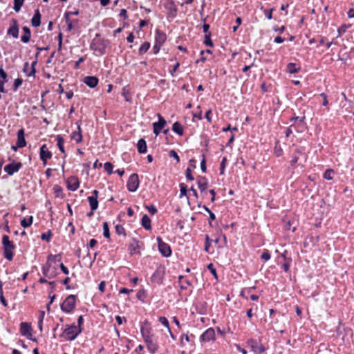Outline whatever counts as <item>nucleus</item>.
I'll use <instances>...</instances> for the list:
<instances>
[{
  "mask_svg": "<svg viewBox=\"0 0 354 354\" xmlns=\"http://www.w3.org/2000/svg\"><path fill=\"white\" fill-rule=\"evenodd\" d=\"M2 245L3 250V257L8 261H12L14 257V250L16 248V245L13 241L10 240L8 235H3L2 236Z\"/></svg>",
  "mask_w": 354,
  "mask_h": 354,
  "instance_id": "1",
  "label": "nucleus"
},
{
  "mask_svg": "<svg viewBox=\"0 0 354 354\" xmlns=\"http://www.w3.org/2000/svg\"><path fill=\"white\" fill-rule=\"evenodd\" d=\"M66 327L63 333L60 335V337H64L68 341L75 340L82 332V328H77L75 324L66 325Z\"/></svg>",
  "mask_w": 354,
  "mask_h": 354,
  "instance_id": "2",
  "label": "nucleus"
},
{
  "mask_svg": "<svg viewBox=\"0 0 354 354\" xmlns=\"http://www.w3.org/2000/svg\"><path fill=\"white\" fill-rule=\"evenodd\" d=\"M76 306V296L74 295H68L61 304V310L66 313H71L73 311Z\"/></svg>",
  "mask_w": 354,
  "mask_h": 354,
  "instance_id": "3",
  "label": "nucleus"
},
{
  "mask_svg": "<svg viewBox=\"0 0 354 354\" xmlns=\"http://www.w3.org/2000/svg\"><path fill=\"white\" fill-rule=\"evenodd\" d=\"M107 41L104 39H94L90 46L91 50L97 52L100 55H104L106 53Z\"/></svg>",
  "mask_w": 354,
  "mask_h": 354,
  "instance_id": "4",
  "label": "nucleus"
},
{
  "mask_svg": "<svg viewBox=\"0 0 354 354\" xmlns=\"http://www.w3.org/2000/svg\"><path fill=\"white\" fill-rule=\"evenodd\" d=\"M248 346L256 354H261L266 351L265 346L262 344L259 339H249L247 341Z\"/></svg>",
  "mask_w": 354,
  "mask_h": 354,
  "instance_id": "5",
  "label": "nucleus"
},
{
  "mask_svg": "<svg viewBox=\"0 0 354 354\" xmlns=\"http://www.w3.org/2000/svg\"><path fill=\"white\" fill-rule=\"evenodd\" d=\"M156 241L160 253L165 257H170L171 255V248L170 245L164 242L160 236L157 237Z\"/></svg>",
  "mask_w": 354,
  "mask_h": 354,
  "instance_id": "6",
  "label": "nucleus"
},
{
  "mask_svg": "<svg viewBox=\"0 0 354 354\" xmlns=\"http://www.w3.org/2000/svg\"><path fill=\"white\" fill-rule=\"evenodd\" d=\"M140 185L138 175L136 173L132 174L127 181V189L131 192H135Z\"/></svg>",
  "mask_w": 354,
  "mask_h": 354,
  "instance_id": "7",
  "label": "nucleus"
},
{
  "mask_svg": "<svg viewBox=\"0 0 354 354\" xmlns=\"http://www.w3.org/2000/svg\"><path fill=\"white\" fill-rule=\"evenodd\" d=\"M52 156L53 154L48 150L46 145H43L41 146L39 151V157L44 166L46 165L47 164V160L50 159L52 158Z\"/></svg>",
  "mask_w": 354,
  "mask_h": 354,
  "instance_id": "8",
  "label": "nucleus"
},
{
  "mask_svg": "<svg viewBox=\"0 0 354 354\" xmlns=\"http://www.w3.org/2000/svg\"><path fill=\"white\" fill-rule=\"evenodd\" d=\"M158 121L153 123V131L156 136L160 134L166 124V120L160 114H158Z\"/></svg>",
  "mask_w": 354,
  "mask_h": 354,
  "instance_id": "9",
  "label": "nucleus"
},
{
  "mask_svg": "<svg viewBox=\"0 0 354 354\" xmlns=\"http://www.w3.org/2000/svg\"><path fill=\"white\" fill-rule=\"evenodd\" d=\"M142 243L136 238H132L129 245V250L131 254H140V249Z\"/></svg>",
  "mask_w": 354,
  "mask_h": 354,
  "instance_id": "10",
  "label": "nucleus"
},
{
  "mask_svg": "<svg viewBox=\"0 0 354 354\" xmlns=\"http://www.w3.org/2000/svg\"><path fill=\"white\" fill-rule=\"evenodd\" d=\"M22 167V164L20 162H12L8 165H6L4 167V171L10 176H12L15 173L19 171V169Z\"/></svg>",
  "mask_w": 354,
  "mask_h": 354,
  "instance_id": "11",
  "label": "nucleus"
},
{
  "mask_svg": "<svg viewBox=\"0 0 354 354\" xmlns=\"http://www.w3.org/2000/svg\"><path fill=\"white\" fill-rule=\"evenodd\" d=\"M144 341L147 344V349L151 354H154L158 351L159 346L156 342L152 339V336L147 337V338L144 339Z\"/></svg>",
  "mask_w": 354,
  "mask_h": 354,
  "instance_id": "12",
  "label": "nucleus"
},
{
  "mask_svg": "<svg viewBox=\"0 0 354 354\" xmlns=\"http://www.w3.org/2000/svg\"><path fill=\"white\" fill-rule=\"evenodd\" d=\"M215 339V331L214 328H209L200 337L201 342H207Z\"/></svg>",
  "mask_w": 354,
  "mask_h": 354,
  "instance_id": "13",
  "label": "nucleus"
},
{
  "mask_svg": "<svg viewBox=\"0 0 354 354\" xmlns=\"http://www.w3.org/2000/svg\"><path fill=\"white\" fill-rule=\"evenodd\" d=\"M165 7L167 10L169 17L172 18L176 17L178 9L174 0H167V3L165 4Z\"/></svg>",
  "mask_w": 354,
  "mask_h": 354,
  "instance_id": "14",
  "label": "nucleus"
},
{
  "mask_svg": "<svg viewBox=\"0 0 354 354\" xmlns=\"http://www.w3.org/2000/svg\"><path fill=\"white\" fill-rule=\"evenodd\" d=\"M67 188L71 191H76L80 186V181L75 176H70L66 180Z\"/></svg>",
  "mask_w": 354,
  "mask_h": 354,
  "instance_id": "15",
  "label": "nucleus"
},
{
  "mask_svg": "<svg viewBox=\"0 0 354 354\" xmlns=\"http://www.w3.org/2000/svg\"><path fill=\"white\" fill-rule=\"evenodd\" d=\"M12 26L8 30V35H12L14 38L19 37V25L15 19L11 20Z\"/></svg>",
  "mask_w": 354,
  "mask_h": 354,
  "instance_id": "16",
  "label": "nucleus"
},
{
  "mask_svg": "<svg viewBox=\"0 0 354 354\" xmlns=\"http://www.w3.org/2000/svg\"><path fill=\"white\" fill-rule=\"evenodd\" d=\"M83 82L88 87L93 88L97 85L99 80L95 76H86Z\"/></svg>",
  "mask_w": 354,
  "mask_h": 354,
  "instance_id": "17",
  "label": "nucleus"
},
{
  "mask_svg": "<svg viewBox=\"0 0 354 354\" xmlns=\"http://www.w3.org/2000/svg\"><path fill=\"white\" fill-rule=\"evenodd\" d=\"M151 328L149 326V322L146 320L145 322L142 323L141 328H140V332L142 334V336L143 339L149 337L151 335Z\"/></svg>",
  "mask_w": 354,
  "mask_h": 354,
  "instance_id": "18",
  "label": "nucleus"
},
{
  "mask_svg": "<svg viewBox=\"0 0 354 354\" xmlns=\"http://www.w3.org/2000/svg\"><path fill=\"white\" fill-rule=\"evenodd\" d=\"M17 145L19 147H24L26 145V141L25 140V131L24 129H21L17 132Z\"/></svg>",
  "mask_w": 354,
  "mask_h": 354,
  "instance_id": "19",
  "label": "nucleus"
},
{
  "mask_svg": "<svg viewBox=\"0 0 354 354\" xmlns=\"http://www.w3.org/2000/svg\"><path fill=\"white\" fill-rule=\"evenodd\" d=\"M31 326L27 322H21L20 324V333L22 335L28 337L31 335Z\"/></svg>",
  "mask_w": 354,
  "mask_h": 354,
  "instance_id": "20",
  "label": "nucleus"
},
{
  "mask_svg": "<svg viewBox=\"0 0 354 354\" xmlns=\"http://www.w3.org/2000/svg\"><path fill=\"white\" fill-rule=\"evenodd\" d=\"M167 39V35L166 34L160 30L159 29H157L156 30V34H155V43H157L158 44H161L162 45L165 41H166Z\"/></svg>",
  "mask_w": 354,
  "mask_h": 354,
  "instance_id": "21",
  "label": "nucleus"
},
{
  "mask_svg": "<svg viewBox=\"0 0 354 354\" xmlns=\"http://www.w3.org/2000/svg\"><path fill=\"white\" fill-rule=\"evenodd\" d=\"M41 15L39 9L35 10V14L31 19V24L33 27H39L41 24Z\"/></svg>",
  "mask_w": 354,
  "mask_h": 354,
  "instance_id": "22",
  "label": "nucleus"
},
{
  "mask_svg": "<svg viewBox=\"0 0 354 354\" xmlns=\"http://www.w3.org/2000/svg\"><path fill=\"white\" fill-rule=\"evenodd\" d=\"M37 64V61H34L31 64V71L28 73V68L29 66V64L28 62H26L24 66L23 71L24 73L27 74L28 77L35 76L36 73L35 66Z\"/></svg>",
  "mask_w": 354,
  "mask_h": 354,
  "instance_id": "23",
  "label": "nucleus"
},
{
  "mask_svg": "<svg viewBox=\"0 0 354 354\" xmlns=\"http://www.w3.org/2000/svg\"><path fill=\"white\" fill-rule=\"evenodd\" d=\"M197 184L201 192H204L207 187V179L205 176H198L197 178Z\"/></svg>",
  "mask_w": 354,
  "mask_h": 354,
  "instance_id": "24",
  "label": "nucleus"
},
{
  "mask_svg": "<svg viewBox=\"0 0 354 354\" xmlns=\"http://www.w3.org/2000/svg\"><path fill=\"white\" fill-rule=\"evenodd\" d=\"M22 30L24 32V35L21 36V40L23 43L26 44L30 41L31 37V31L30 28L27 26H24L22 28Z\"/></svg>",
  "mask_w": 354,
  "mask_h": 354,
  "instance_id": "25",
  "label": "nucleus"
},
{
  "mask_svg": "<svg viewBox=\"0 0 354 354\" xmlns=\"http://www.w3.org/2000/svg\"><path fill=\"white\" fill-rule=\"evenodd\" d=\"M141 225L147 230H151V219L147 214L142 216L141 219Z\"/></svg>",
  "mask_w": 354,
  "mask_h": 354,
  "instance_id": "26",
  "label": "nucleus"
},
{
  "mask_svg": "<svg viewBox=\"0 0 354 354\" xmlns=\"http://www.w3.org/2000/svg\"><path fill=\"white\" fill-rule=\"evenodd\" d=\"M147 142L145 139H140L137 143L138 151L140 153H145L147 152Z\"/></svg>",
  "mask_w": 354,
  "mask_h": 354,
  "instance_id": "27",
  "label": "nucleus"
},
{
  "mask_svg": "<svg viewBox=\"0 0 354 354\" xmlns=\"http://www.w3.org/2000/svg\"><path fill=\"white\" fill-rule=\"evenodd\" d=\"M286 68L287 71L291 74L297 73L301 70V68L297 66V64L293 62L288 63Z\"/></svg>",
  "mask_w": 354,
  "mask_h": 354,
  "instance_id": "28",
  "label": "nucleus"
},
{
  "mask_svg": "<svg viewBox=\"0 0 354 354\" xmlns=\"http://www.w3.org/2000/svg\"><path fill=\"white\" fill-rule=\"evenodd\" d=\"M151 279L153 281H154L158 284H161L163 281V274L159 271H156L153 274V275L151 277Z\"/></svg>",
  "mask_w": 354,
  "mask_h": 354,
  "instance_id": "29",
  "label": "nucleus"
},
{
  "mask_svg": "<svg viewBox=\"0 0 354 354\" xmlns=\"http://www.w3.org/2000/svg\"><path fill=\"white\" fill-rule=\"evenodd\" d=\"M172 130L179 136L183 134V127L179 122H175L173 124Z\"/></svg>",
  "mask_w": 354,
  "mask_h": 354,
  "instance_id": "30",
  "label": "nucleus"
},
{
  "mask_svg": "<svg viewBox=\"0 0 354 354\" xmlns=\"http://www.w3.org/2000/svg\"><path fill=\"white\" fill-rule=\"evenodd\" d=\"M305 117H299L298 123L296 125V131L297 132H302L305 129Z\"/></svg>",
  "mask_w": 354,
  "mask_h": 354,
  "instance_id": "31",
  "label": "nucleus"
},
{
  "mask_svg": "<svg viewBox=\"0 0 354 354\" xmlns=\"http://www.w3.org/2000/svg\"><path fill=\"white\" fill-rule=\"evenodd\" d=\"M87 199L89 203L90 207H91V210L92 211L96 210L98 207L97 199L95 198L94 197H91V196H88Z\"/></svg>",
  "mask_w": 354,
  "mask_h": 354,
  "instance_id": "32",
  "label": "nucleus"
},
{
  "mask_svg": "<svg viewBox=\"0 0 354 354\" xmlns=\"http://www.w3.org/2000/svg\"><path fill=\"white\" fill-rule=\"evenodd\" d=\"M71 138L75 140L77 143L82 142V134L80 131H73L71 135Z\"/></svg>",
  "mask_w": 354,
  "mask_h": 354,
  "instance_id": "33",
  "label": "nucleus"
},
{
  "mask_svg": "<svg viewBox=\"0 0 354 354\" xmlns=\"http://www.w3.org/2000/svg\"><path fill=\"white\" fill-rule=\"evenodd\" d=\"M64 17H65V19H66V22L67 24V30L68 31L72 30L73 29V23H77L78 20L77 19H75V20L71 21L70 18L68 17V14H65L64 15Z\"/></svg>",
  "mask_w": 354,
  "mask_h": 354,
  "instance_id": "34",
  "label": "nucleus"
},
{
  "mask_svg": "<svg viewBox=\"0 0 354 354\" xmlns=\"http://www.w3.org/2000/svg\"><path fill=\"white\" fill-rule=\"evenodd\" d=\"M150 48V43L148 42V41H145L144 42L141 46L139 48V54L140 55H143L145 54V53L147 52V50L149 49Z\"/></svg>",
  "mask_w": 354,
  "mask_h": 354,
  "instance_id": "35",
  "label": "nucleus"
},
{
  "mask_svg": "<svg viewBox=\"0 0 354 354\" xmlns=\"http://www.w3.org/2000/svg\"><path fill=\"white\" fill-rule=\"evenodd\" d=\"M57 147L62 153H65V149L64 147V140L61 136H57Z\"/></svg>",
  "mask_w": 354,
  "mask_h": 354,
  "instance_id": "36",
  "label": "nucleus"
},
{
  "mask_svg": "<svg viewBox=\"0 0 354 354\" xmlns=\"http://www.w3.org/2000/svg\"><path fill=\"white\" fill-rule=\"evenodd\" d=\"M32 221H33V217L32 216H30L28 219L26 218H24L21 221V225L25 228L28 227L32 223Z\"/></svg>",
  "mask_w": 354,
  "mask_h": 354,
  "instance_id": "37",
  "label": "nucleus"
},
{
  "mask_svg": "<svg viewBox=\"0 0 354 354\" xmlns=\"http://www.w3.org/2000/svg\"><path fill=\"white\" fill-rule=\"evenodd\" d=\"M24 0H14L13 9L15 12H19L23 6Z\"/></svg>",
  "mask_w": 354,
  "mask_h": 354,
  "instance_id": "38",
  "label": "nucleus"
},
{
  "mask_svg": "<svg viewBox=\"0 0 354 354\" xmlns=\"http://www.w3.org/2000/svg\"><path fill=\"white\" fill-rule=\"evenodd\" d=\"M53 234L50 230H48L47 232L42 233L41 235V239L43 241H46L49 242L52 238Z\"/></svg>",
  "mask_w": 354,
  "mask_h": 354,
  "instance_id": "39",
  "label": "nucleus"
},
{
  "mask_svg": "<svg viewBox=\"0 0 354 354\" xmlns=\"http://www.w3.org/2000/svg\"><path fill=\"white\" fill-rule=\"evenodd\" d=\"M180 198H182L184 196H187V187L185 183L180 184Z\"/></svg>",
  "mask_w": 354,
  "mask_h": 354,
  "instance_id": "40",
  "label": "nucleus"
},
{
  "mask_svg": "<svg viewBox=\"0 0 354 354\" xmlns=\"http://www.w3.org/2000/svg\"><path fill=\"white\" fill-rule=\"evenodd\" d=\"M274 151L276 156L279 157L282 155L283 150L278 142L275 144Z\"/></svg>",
  "mask_w": 354,
  "mask_h": 354,
  "instance_id": "41",
  "label": "nucleus"
},
{
  "mask_svg": "<svg viewBox=\"0 0 354 354\" xmlns=\"http://www.w3.org/2000/svg\"><path fill=\"white\" fill-rule=\"evenodd\" d=\"M103 235L107 239L110 238L109 228L107 222L103 223Z\"/></svg>",
  "mask_w": 354,
  "mask_h": 354,
  "instance_id": "42",
  "label": "nucleus"
},
{
  "mask_svg": "<svg viewBox=\"0 0 354 354\" xmlns=\"http://www.w3.org/2000/svg\"><path fill=\"white\" fill-rule=\"evenodd\" d=\"M54 193L55 194L56 197L63 198L62 195V188L59 185H55L53 187Z\"/></svg>",
  "mask_w": 354,
  "mask_h": 354,
  "instance_id": "43",
  "label": "nucleus"
},
{
  "mask_svg": "<svg viewBox=\"0 0 354 354\" xmlns=\"http://www.w3.org/2000/svg\"><path fill=\"white\" fill-rule=\"evenodd\" d=\"M204 44L207 46H212L213 42L211 39V33L208 32L207 34H205V40Z\"/></svg>",
  "mask_w": 354,
  "mask_h": 354,
  "instance_id": "44",
  "label": "nucleus"
},
{
  "mask_svg": "<svg viewBox=\"0 0 354 354\" xmlns=\"http://www.w3.org/2000/svg\"><path fill=\"white\" fill-rule=\"evenodd\" d=\"M104 170L109 174H111L113 173V165L109 162H106L104 163Z\"/></svg>",
  "mask_w": 354,
  "mask_h": 354,
  "instance_id": "45",
  "label": "nucleus"
},
{
  "mask_svg": "<svg viewBox=\"0 0 354 354\" xmlns=\"http://www.w3.org/2000/svg\"><path fill=\"white\" fill-rule=\"evenodd\" d=\"M333 169H327L324 174V178L326 180H332L333 176Z\"/></svg>",
  "mask_w": 354,
  "mask_h": 354,
  "instance_id": "46",
  "label": "nucleus"
},
{
  "mask_svg": "<svg viewBox=\"0 0 354 354\" xmlns=\"http://www.w3.org/2000/svg\"><path fill=\"white\" fill-rule=\"evenodd\" d=\"M158 321L164 326H165L167 330H169V323L168 319L165 317H160L158 319Z\"/></svg>",
  "mask_w": 354,
  "mask_h": 354,
  "instance_id": "47",
  "label": "nucleus"
},
{
  "mask_svg": "<svg viewBox=\"0 0 354 354\" xmlns=\"http://www.w3.org/2000/svg\"><path fill=\"white\" fill-rule=\"evenodd\" d=\"M48 261H55V262H60L61 261V254H50L48 257Z\"/></svg>",
  "mask_w": 354,
  "mask_h": 354,
  "instance_id": "48",
  "label": "nucleus"
},
{
  "mask_svg": "<svg viewBox=\"0 0 354 354\" xmlns=\"http://www.w3.org/2000/svg\"><path fill=\"white\" fill-rule=\"evenodd\" d=\"M115 233L118 235H125V230L122 225L118 224L115 226Z\"/></svg>",
  "mask_w": 354,
  "mask_h": 354,
  "instance_id": "49",
  "label": "nucleus"
},
{
  "mask_svg": "<svg viewBox=\"0 0 354 354\" xmlns=\"http://www.w3.org/2000/svg\"><path fill=\"white\" fill-rule=\"evenodd\" d=\"M291 261L292 259L289 258L288 261H286L283 264H282L281 267L286 272H288L289 271Z\"/></svg>",
  "mask_w": 354,
  "mask_h": 354,
  "instance_id": "50",
  "label": "nucleus"
},
{
  "mask_svg": "<svg viewBox=\"0 0 354 354\" xmlns=\"http://www.w3.org/2000/svg\"><path fill=\"white\" fill-rule=\"evenodd\" d=\"M23 80L21 78H17L15 80L13 84V90L16 91L17 88L22 84Z\"/></svg>",
  "mask_w": 354,
  "mask_h": 354,
  "instance_id": "51",
  "label": "nucleus"
},
{
  "mask_svg": "<svg viewBox=\"0 0 354 354\" xmlns=\"http://www.w3.org/2000/svg\"><path fill=\"white\" fill-rule=\"evenodd\" d=\"M2 78V81L5 82H8V77L7 73L5 72V71L3 69L2 67H0V78Z\"/></svg>",
  "mask_w": 354,
  "mask_h": 354,
  "instance_id": "52",
  "label": "nucleus"
},
{
  "mask_svg": "<svg viewBox=\"0 0 354 354\" xmlns=\"http://www.w3.org/2000/svg\"><path fill=\"white\" fill-rule=\"evenodd\" d=\"M42 271H43V274L46 276V277H48V274L50 271V265L49 263H46V265H44L43 267H42Z\"/></svg>",
  "mask_w": 354,
  "mask_h": 354,
  "instance_id": "53",
  "label": "nucleus"
},
{
  "mask_svg": "<svg viewBox=\"0 0 354 354\" xmlns=\"http://www.w3.org/2000/svg\"><path fill=\"white\" fill-rule=\"evenodd\" d=\"M202 160L201 162V169L203 172H206L207 167H206V160H205V156L204 154L202 155Z\"/></svg>",
  "mask_w": 354,
  "mask_h": 354,
  "instance_id": "54",
  "label": "nucleus"
},
{
  "mask_svg": "<svg viewBox=\"0 0 354 354\" xmlns=\"http://www.w3.org/2000/svg\"><path fill=\"white\" fill-rule=\"evenodd\" d=\"M270 257V253L268 250H265L261 256V258L264 261H268Z\"/></svg>",
  "mask_w": 354,
  "mask_h": 354,
  "instance_id": "55",
  "label": "nucleus"
},
{
  "mask_svg": "<svg viewBox=\"0 0 354 354\" xmlns=\"http://www.w3.org/2000/svg\"><path fill=\"white\" fill-rule=\"evenodd\" d=\"M226 162H227V158L225 157H223L222 159V161L221 162V165H220V174H224Z\"/></svg>",
  "mask_w": 354,
  "mask_h": 354,
  "instance_id": "56",
  "label": "nucleus"
},
{
  "mask_svg": "<svg viewBox=\"0 0 354 354\" xmlns=\"http://www.w3.org/2000/svg\"><path fill=\"white\" fill-rule=\"evenodd\" d=\"M203 209L208 213L210 220L214 221L216 219L215 214L207 206L203 205Z\"/></svg>",
  "mask_w": 354,
  "mask_h": 354,
  "instance_id": "57",
  "label": "nucleus"
},
{
  "mask_svg": "<svg viewBox=\"0 0 354 354\" xmlns=\"http://www.w3.org/2000/svg\"><path fill=\"white\" fill-rule=\"evenodd\" d=\"M185 176L188 180H194V178L192 174V170L189 167H187L185 171Z\"/></svg>",
  "mask_w": 354,
  "mask_h": 354,
  "instance_id": "58",
  "label": "nucleus"
},
{
  "mask_svg": "<svg viewBox=\"0 0 354 354\" xmlns=\"http://www.w3.org/2000/svg\"><path fill=\"white\" fill-rule=\"evenodd\" d=\"M169 156L174 158L177 161V162H180V157L174 150H171L169 153Z\"/></svg>",
  "mask_w": 354,
  "mask_h": 354,
  "instance_id": "59",
  "label": "nucleus"
},
{
  "mask_svg": "<svg viewBox=\"0 0 354 354\" xmlns=\"http://www.w3.org/2000/svg\"><path fill=\"white\" fill-rule=\"evenodd\" d=\"M207 269L214 276V277L217 278L216 270L212 263H209V265H207Z\"/></svg>",
  "mask_w": 354,
  "mask_h": 354,
  "instance_id": "60",
  "label": "nucleus"
},
{
  "mask_svg": "<svg viewBox=\"0 0 354 354\" xmlns=\"http://www.w3.org/2000/svg\"><path fill=\"white\" fill-rule=\"evenodd\" d=\"M212 240L209 239L208 235H206L205 236V250L206 252L209 251V248L210 246V243Z\"/></svg>",
  "mask_w": 354,
  "mask_h": 354,
  "instance_id": "61",
  "label": "nucleus"
},
{
  "mask_svg": "<svg viewBox=\"0 0 354 354\" xmlns=\"http://www.w3.org/2000/svg\"><path fill=\"white\" fill-rule=\"evenodd\" d=\"M299 158V156H297L296 154H293L292 160H290V165L292 167H295Z\"/></svg>",
  "mask_w": 354,
  "mask_h": 354,
  "instance_id": "62",
  "label": "nucleus"
},
{
  "mask_svg": "<svg viewBox=\"0 0 354 354\" xmlns=\"http://www.w3.org/2000/svg\"><path fill=\"white\" fill-rule=\"evenodd\" d=\"M146 208L147 209V210L149 211V212L151 214H155L157 213V209L156 207L151 205L150 206H146Z\"/></svg>",
  "mask_w": 354,
  "mask_h": 354,
  "instance_id": "63",
  "label": "nucleus"
},
{
  "mask_svg": "<svg viewBox=\"0 0 354 354\" xmlns=\"http://www.w3.org/2000/svg\"><path fill=\"white\" fill-rule=\"evenodd\" d=\"M273 8H271V9H268V10H265L264 11V14L266 15V17H267L268 19H271L272 18V11H273Z\"/></svg>",
  "mask_w": 354,
  "mask_h": 354,
  "instance_id": "64",
  "label": "nucleus"
}]
</instances>
